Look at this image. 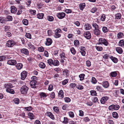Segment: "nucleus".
<instances>
[{"label": "nucleus", "instance_id": "1", "mask_svg": "<svg viewBox=\"0 0 124 124\" xmlns=\"http://www.w3.org/2000/svg\"><path fill=\"white\" fill-rule=\"evenodd\" d=\"M29 90V88L26 85H24L22 86L20 89V91L22 94H26Z\"/></svg>", "mask_w": 124, "mask_h": 124}, {"label": "nucleus", "instance_id": "2", "mask_svg": "<svg viewBox=\"0 0 124 124\" xmlns=\"http://www.w3.org/2000/svg\"><path fill=\"white\" fill-rule=\"evenodd\" d=\"M55 34L54 35V37L55 38H58L61 37L62 33V31L59 28H57L55 31Z\"/></svg>", "mask_w": 124, "mask_h": 124}, {"label": "nucleus", "instance_id": "3", "mask_svg": "<svg viewBox=\"0 0 124 124\" xmlns=\"http://www.w3.org/2000/svg\"><path fill=\"white\" fill-rule=\"evenodd\" d=\"M119 108V106L118 105L112 104L108 107V109L109 110H118Z\"/></svg>", "mask_w": 124, "mask_h": 124}, {"label": "nucleus", "instance_id": "4", "mask_svg": "<svg viewBox=\"0 0 124 124\" xmlns=\"http://www.w3.org/2000/svg\"><path fill=\"white\" fill-rule=\"evenodd\" d=\"M99 43L101 44H103L106 46H107L108 43L107 40L102 38H100L99 39Z\"/></svg>", "mask_w": 124, "mask_h": 124}, {"label": "nucleus", "instance_id": "5", "mask_svg": "<svg viewBox=\"0 0 124 124\" xmlns=\"http://www.w3.org/2000/svg\"><path fill=\"white\" fill-rule=\"evenodd\" d=\"M15 45L14 41L13 40H10L8 41L6 43L7 46L8 47H12Z\"/></svg>", "mask_w": 124, "mask_h": 124}, {"label": "nucleus", "instance_id": "6", "mask_svg": "<svg viewBox=\"0 0 124 124\" xmlns=\"http://www.w3.org/2000/svg\"><path fill=\"white\" fill-rule=\"evenodd\" d=\"M7 63L10 65H14L16 63V61L15 60H9L8 61Z\"/></svg>", "mask_w": 124, "mask_h": 124}, {"label": "nucleus", "instance_id": "7", "mask_svg": "<svg viewBox=\"0 0 124 124\" xmlns=\"http://www.w3.org/2000/svg\"><path fill=\"white\" fill-rule=\"evenodd\" d=\"M101 31L100 29H94L93 33L94 35L97 36H99L100 35Z\"/></svg>", "mask_w": 124, "mask_h": 124}, {"label": "nucleus", "instance_id": "8", "mask_svg": "<svg viewBox=\"0 0 124 124\" xmlns=\"http://www.w3.org/2000/svg\"><path fill=\"white\" fill-rule=\"evenodd\" d=\"M27 75V72L25 71H23L21 73V79L22 80H23L26 78Z\"/></svg>", "mask_w": 124, "mask_h": 124}, {"label": "nucleus", "instance_id": "9", "mask_svg": "<svg viewBox=\"0 0 124 124\" xmlns=\"http://www.w3.org/2000/svg\"><path fill=\"white\" fill-rule=\"evenodd\" d=\"M85 47L83 46H81L80 47V52L81 55L83 56H85L86 53L85 51Z\"/></svg>", "mask_w": 124, "mask_h": 124}, {"label": "nucleus", "instance_id": "10", "mask_svg": "<svg viewBox=\"0 0 124 124\" xmlns=\"http://www.w3.org/2000/svg\"><path fill=\"white\" fill-rule=\"evenodd\" d=\"M65 16V14L64 12L58 13L57 15L58 18L60 19H62Z\"/></svg>", "mask_w": 124, "mask_h": 124}, {"label": "nucleus", "instance_id": "11", "mask_svg": "<svg viewBox=\"0 0 124 124\" xmlns=\"http://www.w3.org/2000/svg\"><path fill=\"white\" fill-rule=\"evenodd\" d=\"M108 99V97L106 96L103 97L100 100L102 104H104L105 102Z\"/></svg>", "mask_w": 124, "mask_h": 124}, {"label": "nucleus", "instance_id": "12", "mask_svg": "<svg viewBox=\"0 0 124 124\" xmlns=\"http://www.w3.org/2000/svg\"><path fill=\"white\" fill-rule=\"evenodd\" d=\"M46 115L47 116L49 117L50 118L53 120H54L55 119L54 116L52 113L50 112H47L46 113Z\"/></svg>", "mask_w": 124, "mask_h": 124}, {"label": "nucleus", "instance_id": "13", "mask_svg": "<svg viewBox=\"0 0 124 124\" xmlns=\"http://www.w3.org/2000/svg\"><path fill=\"white\" fill-rule=\"evenodd\" d=\"M96 49L98 51H101L103 49L102 46L99 43L97 44L95 46Z\"/></svg>", "mask_w": 124, "mask_h": 124}, {"label": "nucleus", "instance_id": "14", "mask_svg": "<svg viewBox=\"0 0 124 124\" xmlns=\"http://www.w3.org/2000/svg\"><path fill=\"white\" fill-rule=\"evenodd\" d=\"M37 82L36 81L31 80L30 83V84L31 88H35L36 87V84Z\"/></svg>", "mask_w": 124, "mask_h": 124}, {"label": "nucleus", "instance_id": "15", "mask_svg": "<svg viewBox=\"0 0 124 124\" xmlns=\"http://www.w3.org/2000/svg\"><path fill=\"white\" fill-rule=\"evenodd\" d=\"M21 52L22 53L26 55H28L29 54L28 50L25 48H23L21 49Z\"/></svg>", "mask_w": 124, "mask_h": 124}, {"label": "nucleus", "instance_id": "16", "mask_svg": "<svg viewBox=\"0 0 124 124\" xmlns=\"http://www.w3.org/2000/svg\"><path fill=\"white\" fill-rule=\"evenodd\" d=\"M52 42V40L51 39L47 38L46 39V41L45 43V44L46 46H49L51 44Z\"/></svg>", "mask_w": 124, "mask_h": 124}, {"label": "nucleus", "instance_id": "17", "mask_svg": "<svg viewBox=\"0 0 124 124\" xmlns=\"http://www.w3.org/2000/svg\"><path fill=\"white\" fill-rule=\"evenodd\" d=\"M84 36L88 39H89L91 37V34L90 32L89 31H87L85 33Z\"/></svg>", "mask_w": 124, "mask_h": 124}, {"label": "nucleus", "instance_id": "18", "mask_svg": "<svg viewBox=\"0 0 124 124\" xmlns=\"http://www.w3.org/2000/svg\"><path fill=\"white\" fill-rule=\"evenodd\" d=\"M15 66L17 70H20L23 68V65L21 63H16Z\"/></svg>", "mask_w": 124, "mask_h": 124}, {"label": "nucleus", "instance_id": "19", "mask_svg": "<svg viewBox=\"0 0 124 124\" xmlns=\"http://www.w3.org/2000/svg\"><path fill=\"white\" fill-rule=\"evenodd\" d=\"M58 97L61 99L63 98L64 96V93L63 90H60L58 93Z\"/></svg>", "mask_w": 124, "mask_h": 124}, {"label": "nucleus", "instance_id": "20", "mask_svg": "<svg viewBox=\"0 0 124 124\" xmlns=\"http://www.w3.org/2000/svg\"><path fill=\"white\" fill-rule=\"evenodd\" d=\"M4 87L6 89H10L12 87V85L10 83H7L5 84L4 85Z\"/></svg>", "mask_w": 124, "mask_h": 124}, {"label": "nucleus", "instance_id": "21", "mask_svg": "<svg viewBox=\"0 0 124 124\" xmlns=\"http://www.w3.org/2000/svg\"><path fill=\"white\" fill-rule=\"evenodd\" d=\"M102 85L104 87L107 88L109 86V84L107 81H105L102 83Z\"/></svg>", "mask_w": 124, "mask_h": 124}, {"label": "nucleus", "instance_id": "22", "mask_svg": "<svg viewBox=\"0 0 124 124\" xmlns=\"http://www.w3.org/2000/svg\"><path fill=\"white\" fill-rule=\"evenodd\" d=\"M116 50L119 53L122 54L123 52V50L120 47H117L116 48Z\"/></svg>", "mask_w": 124, "mask_h": 124}, {"label": "nucleus", "instance_id": "23", "mask_svg": "<svg viewBox=\"0 0 124 124\" xmlns=\"http://www.w3.org/2000/svg\"><path fill=\"white\" fill-rule=\"evenodd\" d=\"M85 29L87 30H89L91 28V26L88 23H86L85 24Z\"/></svg>", "mask_w": 124, "mask_h": 124}, {"label": "nucleus", "instance_id": "24", "mask_svg": "<svg viewBox=\"0 0 124 124\" xmlns=\"http://www.w3.org/2000/svg\"><path fill=\"white\" fill-rule=\"evenodd\" d=\"M110 58L114 63H116L117 62L118 60L116 58L113 57L112 56H110Z\"/></svg>", "mask_w": 124, "mask_h": 124}, {"label": "nucleus", "instance_id": "25", "mask_svg": "<svg viewBox=\"0 0 124 124\" xmlns=\"http://www.w3.org/2000/svg\"><path fill=\"white\" fill-rule=\"evenodd\" d=\"M28 115L29 118L31 119H33L34 118V115L31 113L29 112L28 113Z\"/></svg>", "mask_w": 124, "mask_h": 124}, {"label": "nucleus", "instance_id": "26", "mask_svg": "<svg viewBox=\"0 0 124 124\" xmlns=\"http://www.w3.org/2000/svg\"><path fill=\"white\" fill-rule=\"evenodd\" d=\"M40 97L41 98H45L47 96L46 94L44 92H41L39 93Z\"/></svg>", "mask_w": 124, "mask_h": 124}, {"label": "nucleus", "instance_id": "27", "mask_svg": "<svg viewBox=\"0 0 124 124\" xmlns=\"http://www.w3.org/2000/svg\"><path fill=\"white\" fill-rule=\"evenodd\" d=\"M46 19L49 21L52 22L53 21L54 18L52 16H47Z\"/></svg>", "mask_w": 124, "mask_h": 124}, {"label": "nucleus", "instance_id": "28", "mask_svg": "<svg viewBox=\"0 0 124 124\" xmlns=\"http://www.w3.org/2000/svg\"><path fill=\"white\" fill-rule=\"evenodd\" d=\"M11 11L12 13H15L16 12L17 9L14 6H12L11 7Z\"/></svg>", "mask_w": 124, "mask_h": 124}, {"label": "nucleus", "instance_id": "29", "mask_svg": "<svg viewBox=\"0 0 124 124\" xmlns=\"http://www.w3.org/2000/svg\"><path fill=\"white\" fill-rule=\"evenodd\" d=\"M39 67L42 69H44L46 67L45 64L43 62H41L39 64Z\"/></svg>", "mask_w": 124, "mask_h": 124}, {"label": "nucleus", "instance_id": "30", "mask_svg": "<svg viewBox=\"0 0 124 124\" xmlns=\"http://www.w3.org/2000/svg\"><path fill=\"white\" fill-rule=\"evenodd\" d=\"M60 64L59 62L57 60H54V62H53V65L54 66H57Z\"/></svg>", "mask_w": 124, "mask_h": 124}, {"label": "nucleus", "instance_id": "31", "mask_svg": "<svg viewBox=\"0 0 124 124\" xmlns=\"http://www.w3.org/2000/svg\"><path fill=\"white\" fill-rule=\"evenodd\" d=\"M6 91L8 93L14 94L15 93V91L14 90L10 89H6Z\"/></svg>", "mask_w": 124, "mask_h": 124}, {"label": "nucleus", "instance_id": "32", "mask_svg": "<svg viewBox=\"0 0 124 124\" xmlns=\"http://www.w3.org/2000/svg\"><path fill=\"white\" fill-rule=\"evenodd\" d=\"M6 21H12V17L10 16H7L5 18Z\"/></svg>", "mask_w": 124, "mask_h": 124}, {"label": "nucleus", "instance_id": "33", "mask_svg": "<svg viewBox=\"0 0 124 124\" xmlns=\"http://www.w3.org/2000/svg\"><path fill=\"white\" fill-rule=\"evenodd\" d=\"M44 14L43 13L39 14L37 15V18L39 19H42L43 18Z\"/></svg>", "mask_w": 124, "mask_h": 124}, {"label": "nucleus", "instance_id": "34", "mask_svg": "<svg viewBox=\"0 0 124 124\" xmlns=\"http://www.w3.org/2000/svg\"><path fill=\"white\" fill-rule=\"evenodd\" d=\"M112 116L113 117L115 118H117L118 117V116L117 113L116 112H113Z\"/></svg>", "mask_w": 124, "mask_h": 124}, {"label": "nucleus", "instance_id": "35", "mask_svg": "<svg viewBox=\"0 0 124 124\" xmlns=\"http://www.w3.org/2000/svg\"><path fill=\"white\" fill-rule=\"evenodd\" d=\"M111 76L112 77H115L117 75V73L116 71L112 72L110 73Z\"/></svg>", "mask_w": 124, "mask_h": 124}, {"label": "nucleus", "instance_id": "36", "mask_svg": "<svg viewBox=\"0 0 124 124\" xmlns=\"http://www.w3.org/2000/svg\"><path fill=\"white\" fill-rule=\"evenodd\" d=\"M60 57L61 59H63L64 60H65V58H66L65 54L63 53H62L61 54Z\"/></svg>", "mask_w": 124, "mask_h": 124}, {"label": "nucleus", "instance_id": "37", "mask_svg": "<svg viewBox=\"0 0 124 124\" xmlns=\"http://www.w3.org/2000/svg\"><path fill=\"white\" fill-rule=\"evenodd\" d=\"M85 76V74H82L80 75L79 76V77L80 78V81L83 80L84 79V77Z\"/></svg>", "mask_w": 124, "mask_h": 124}, {"label": "nucleus", "instance_id": "38", "mask_svg": "<svg viewBox=\"0 0 124 124\" xmlns=\"http://www.w3.org/2000/svg\"><path fill=\"white\" fill-rule=\"evenodd\" d=\"M92 26L94 28V29H99V26L95 23H93L92 24Z\"/></svg>", "mask_w": 124, "mask_h": 124}, {"label": "nucleus", "instance_id": "39", "mask_svg": "<svg viewBox=\"0 0 124 124\" xmlns=\"http://www.w3.org/2000/svg\"><path fill=\"white\" fill-rule=\"evenodd\" d=\"M85 7V3H83L80 4L79 8L80 10H83Z\"/></svg>", "mask_w": 124, "mask_h": 124}, {"label": "nucleus", "instance_id": "40", "mask_svg": "<svg viewBox=\"0 0 124 124\" xmlns=\"http://www.w3.org/2000/svg\"><path fill=\"white\" fill-rule=\"evenodd\" d=\"M124 35V34L122 32H119L117 34V37L118 39L122 38Z\"/></svg>", "mask_w": 124, "mask_h": 124}, {"label": "nucleus", "instance_id": "41", "mask_svg": "<svg viewBox=\"0 0 124 124\" xmlns=\"http://www.w3.org/2000/svg\"><path fill=\"white\" fill-rule=\"evenodd\" d=\"M13 101L14 103L16 104H18L19 103L20 100L18 98H15L14 99Z\"/></svg>", "mask_w": 124, "mask_h": 124}, {"label": "nucleus", "instance_id": "42", "mask_svg": "<svg viewBox=\"0 0 124 124\" xmlns=\"http://www.w3.org/2000/svg\"><path fill=\"white\" fill-rule=\"evenodd\" d=\"M108 30L107 28L105 26H104L102 27V31L104 33L107 32Z\"/></svg>", "mask_w": 124, "mask_h": 124}, {"label": "nucleus", "instance_id": "43", "mask_svg": "<svg viewBox=\"0 0 124 124\" xmlns=\"http://www.w3.org/2000/svg\"><path fill=\"white\" fill-rule=\"evenodd\" d=\"M118 45L119 46H124V41L123 40H121L119 42Z\"/></svg>", "mask_w": 124, "mask_h": 124}, {"label": "nucleus", "instance_id": "44", "mask_svg": "<svg viewBox=\"0 0 124 124\" xmlns=\"http://www.w3.org/2000/svg\"><path fill=\"white\" fill-rule=\"evenodd\" d=\"M28 48L29 49H35V48L34 46L31 43H29L28 44Z\"/></svg>", "mask_w": 124, "mask_h": 124}, {"label": "nucleus", "instance_id": "45", "mask_svg": "<svg viewBox=\"0 0 124 124\" xmlns=\"http://www.w3.org/2000/svg\"><path fill=\"white\" fill-rule=\"evenodd\" d=\"M48 63L50 65H53L54 61L52 59H50L47 60Z\"/></svg>", "mask_w": 124, "mask_h": 124}, {"label": "nucleus", "instance_id": "46", "mask_svg": "<svg viewBox=\"0 0 124 124\" xmlns=\"http://www.w3.org/2000/svg\"><path fill=\"white\" fill-rule=\"evenodd\" d=\"M68 114L70 117L73 118L74 117V114L73 112H68Z\"/></svg>", "mask_w": 124, "mask_h": 124}, {"label": "nucleus", "instance_id": "47", "mask_svg": "<svg viewBox=\"0 0 124 124\" xmlns=\"http://www.w3.org/2000/svg\"><path fill=\"white\" fill-rule=\"evenodd\" d=\"M23 23L24 25H27L28 24V21L27 20L24 19L23 21Z\"/></svg>", "mask_w": 124, "mask_h": 124}, {"label": "nucleus", "instance_id": "48", "mask_svg": "<svg viewBox=\"0 0 124 124\" xmlns=\"http://www.w3.org/2000/svg\"><path fill=\"white\" fill-rule=\"evenodd\" d=\"M63 119L64 120L62 122L63 123L66 124L68 123V119L67 117H64Z\"/></svg>", "mask_w": 124, "mask_h": 124}, {"label": "nucleus", "instance_id": "49", "mask_svg": "<svg viewBox=\"0 0 124 124\" xmlns=\"http://www.w3.org/2000/svg\"><path fill=\"white\" fill-rule=\"evenodd\" d=\"M90 93L91 95L96 96L97 93L96 91L95 90H91L90 91Z\"/></svg>", "mask_w": 124, "mask_h": 124}, {"label": "nucleus", "instance_id": "50", "mask_svg": "<svg viewBox=\"0 0 124 124\" xmlns=\"http://www.w3.org/2000/svg\"><path fill=\"white\" fill-rule=\"evenodd\" d=\"M70 51L71 53L73 54H75L76 53V51L74 47L71 48L70 49Z\"/></svg>", "mask_w": 124, "mask_h": 124}, {"label": "nucleus", "instance_id": "51", "mask_svg": "<svg viewBox=\"0 0 124 124\" xmlns=\"http://www.w3.org/2000/svg\"><path fill=\"white\" fill-rule=\"evenodd\" d=\"M54 111L56 113L58 112L59 111V109L58 107L56 106H54L53 108Z\"/></svg>", "mask_w": 124, "mask_h": 124}, {"label": "nucleus", "instance_id": "52", "mask_svg": "<svg viewBox=\"0 0 124 124\" xmlns=\"http://www.w3.org/2000/svg\"><path fill=\"white\" fill-rule=\"evenodd\" d=\"M74 44L76 46H78L79 44V41L77 40H75L74 41Z\"/></svg>", "mask_w": 124, "mask_h": 124}, {"label": "nucleus", "instance_id": "53", "mask_svg": "<svg viewBox=\"0 0 124 124\" xmlns=\"http://www.w3.org/2000/svg\"><path fill=\"white\" fill-rule=\"evenodd\" d=\"M54 70L57 72L58 73L60 72L61 71V69L60 68L58 67L54 69Z\"/></svg>", "mask_w": 124, "mask_h": 124}, {"label": "nucleus", "instance_id": "54", "mask_svg": "<svg viewBox=\"0 0 124 124\" xmlns=\"http://www.w3.org/2000/svg\"><path fill=\"white\" fill-rule=\"evenodd\" d=\"M106 18L105 15L104 14H103L101 16V21H104L105 20Z\"/></svg>", "mask_w": 124, "mask_h": 124}, {"label": "nucleus", "instance_id": "55", "mask_svg": "<svg viewBox=\"0 0 124 124\" xmlns=\"http://www.w3.org/2000/svg\"><path fill=\"white\" fill-rule=\"evenodd\" d=\"M116 18L117 19H120L121 17V15L119 13H117L116 15Z\"/></svg>", "mask_w": 124, "mask_h": 124}, {"label": "nucleus", "instance_id": "56", "mask_svg": "<svg viewBox=\"0 0 124 124\" xmlns=\"http://www.w3.org/2000/svg\"><path fill=\"white\" fill-rule=\"evenodd\" d=\"M68 79H66L62 82V84L63 85H65L68 82Z\"/></svg>", "mask_w": 124, "mask_h": 124}, {"label": "nucleus", "instance_id": "57", "mask_svg": "<svg viewBox=\"0 0 124 124\" xmlns=\"http://www.w3.org/2000/svg\"><path fill=\"white\" fill-rule=\"evenodd\" d=\"M24 108L26 111H28L31 110L32 109V108L31 106H29L27 107H25Z\"/></svg>", "mask_w": 124, "mask_h": 124}, {"label": "nucleus", "instance_id": "58", "mask_svg": "<svg viewBox=\"0 0 124 124\" xmlns=\"http://www.w3.org/2000/svg\"><path fill=\"white\" fill-rule=\"evenodd\" d=\"M64 100L66 102H70L71 101L69 97H66L65 98H64Z\"/></svg>", "mask_w": 124, "mask_h": 124}, {"label": "nucleus", "instance_id": "59", "mask_svg": "<svg viewBox=\"0 0 124 124\" xmlns=\"http://www.w3.org/2000/svg\"><path fill=\"white\" fill-rule=\"evenodd\" d=\"M25 36L27 38L29 39H31V35L30 33H26L25 35Z\"/></svg>", "mask_w": 124, "mask_h": 124}, {"label": "nucleus", "instance_id": "60", "mask_svg": "<svg viewBox=\"0 0 124 124\" xmlns=\"http://www.w3.org/2000/svg\"><path fill=\"white\" fill-rule=\"evenodd\" d=\"M5 20L4 18L2 17H0V22L1 23H4L5 22Z\"/></svg>", "mask_w": 124, "mask_h": 124}, {"label": "nucleus", "instance_id": "61", "mask_svg": "<svg viewBox=\"0 0 124 124\" xmlns=\"http://www.w3.org/2000/svg\"><path fill=\"white\" fill-rule=\"evenodd\" d=\"M86 64L87 66L88 67H90L91 65V62L89 60L86 61Z\"/></svg>", "mask_w": 124, "mask_h": 124}, {"label": "nucleus", "instance_id": "62", "mask_svg": "<svg viewBox=\"0 0 124 124\" xmlns=\"http://www.w3.org/2000/svg\"><path fill=\"white\" fill-rule=\"evenodd\" d=\"M77 88L79 90H81L83 88V87L80 85H78L76 86Z\"/></svg>", "mask_w": 124, "mask_h": 124}, {"label": "nucleus", "instance_id": "63", "mask_svg": "<svg viewBox=\"0 0 124 124\" xmlns=\"http://www.w3.org/2000/svg\"><path fill=\"white\" fill-rule=\"evenodd\" d=\"M53 85L52 84H51L49 86L48 90L49 91H51L53 89Z\"/></svg>", "mask_w": 124, "mask_h": 124}, {"label": "nucleus", "instance_id": "64", "mask_svg": "<svg viewBox=\"0 0 124 124\" xmlns=\"http://www.w3.org/2000/svg\"><path fill=\"white\" fill-rule=\"evenodd\" d=\"M47 33L48 35L50 36L52 35L53 32L52 31L50 30H48L47 31Z\"/></svg>", "mask_w": 124, "mask_h": 124}]
</instances>
